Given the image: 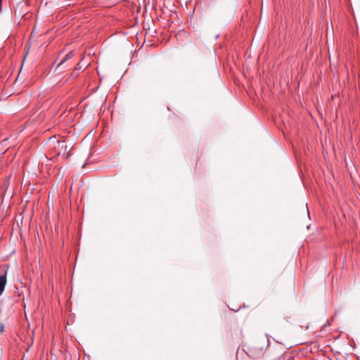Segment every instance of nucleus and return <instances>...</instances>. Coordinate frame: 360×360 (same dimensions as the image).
I'll return each instance as SVG.
<instances>
[{"label":"nucleus","instance_id":"f257e3e1","mask_svg":"<svg viewBox=\"0 0 360 360\" xmlns=\"http://www.w3.org/2000/svg\"><path fill=\"white\" fill-rule=\"evenodd\" d=\"M48 147L53 156L63 155L65 158L70 156L67 153L68 146L65 140H59L56 136L50 137L47 141Z\"/></svg>","mask_w":360,"mask_h":360},{"label":"nucleus","instance_id":"f03ea898","mask_svg":"<svg viewBox=\"0 0 360 360\" xmlns=\"http://www.w3.org/2000/svg\"><path fill=\"white\" fill-rule=\"evenodd\" d=\"M7 282L6 271L0 276V295L3 293Z\"/></svg>","mask_w":360,"mask_h":360},{"label":"nucleus","instance_id":"7ed1b4c3","mask_svg":"<svg viewBox=\"0 0 360 360\" xmlns=\"http://www.w3.org/2000/svg\"><path fill=\"white\" fill-rule=\"evenodd\" d=\"M75 52L73 51H70L68 53L65 57L62 59V60L58 64L57 68L62 66L63 64H65L68 60L71 59L75 56Z\"/></svg>","mask_w":360,"mask_h":360},{"label":"nucleus","instance_id":"20e7f679","mask_svg":"<svg viewBox=\"0 0 360 360\" xmlns=\"http://www.w3.org/2000/svg\"><path fill=\"white\" fill-rule=\"evenodd\" d=\"M143 29L148 32V34H153L156 33V28L155 27H150V24L147 23L144 24Z\"/></svg>","mask_w":360,"mask_h":360},{"label":"nucleus","instance_id":"39448f33","mask_svg":"<svg viewBox=\"0 0 360 360\" xmlns=\"http://www.w3.org/2000/svg\"><path fill=\"white\" fill-rule=\"evenodd\" d=\"M80 69H82V66H81L80 63H78L76 65V66H75V70H74L72 71V77H77L78 74H77V70H80Z\"/></svg>","mask_w":360,"mask_h":360},{"label":"nucleus","instance_id":"423d86ee","mask_svg":"<svg viewBox=\"0 0 360 360\" xmlns=\"http://www.w3.org/2000/svg\"><path fill=\"white\" fill-rule=\"evenodd\" d=\"M38 34L37 27L35 25L32 30V32L31 34V37H34V34Z\"/></svg>","mask_w":360,"mask_h":360},{"label":"nucleus","instance_id":"0eeeda50","mask_svg":"<svg viewBox=\"0 0 360 360\" xmlns=\"http://www.w3.org/2000/svg\"><path fill=\"white\" fill-rule=\"evenodd\" d=\"M229 307H230V309H231V310H233V311H238V309H236V306H231H231H229Z\"/></svg>","mask_w":360,"mask_h":360},{"label":"nucleus","instance_id":"6e6552de","mask_svg":"<svg viewBox=\"0 0 360 360\" xmlns=\"http://www.w3.org/2000/svg\"><path fill=\"white\" fill-rule=\"evenodd\" d=\"M229 307H230V309H231V310H233V311H238V309H236V306H231H231H229Z\"/></svg>","mask_w":360,"mask_h":360},{"label":"nucleus","instance_id":"1a4fd4ad","mask_svg":"<svg viewBox=\"0 0 360 360\" xmlns=\"http://www.w3.org/2000/svg\"><path fill=\"white\" fill-rule=\"evenodd\" d=\"M4 325L3 324H1L0 325V333H2L4 331Z\"/></svg>","mask_w":360,"mask_h":360}]
</instances>
